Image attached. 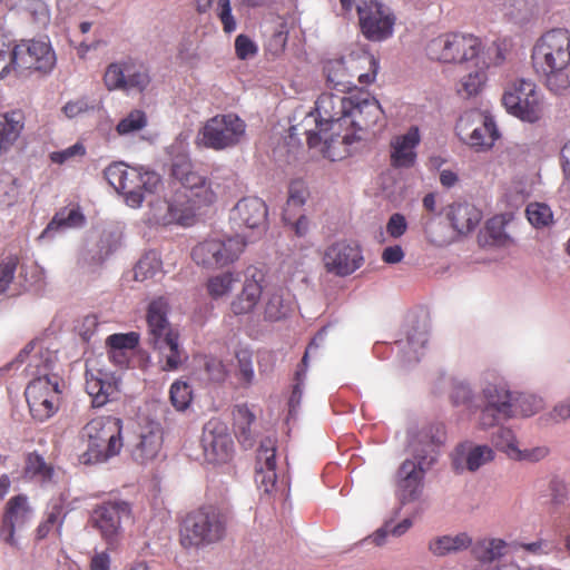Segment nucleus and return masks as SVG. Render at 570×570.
I'll list each match as a JSON object with an SVG mask.
<instances>
[{"instance_id": "nucleus-60", "label": "nucleus", "mask_w": 570, "mask_h": 570, "mask_svg": "<svg viewBox=\"0 0 570 570\" xmlns=\"http://www.w3.org/2000/svg\"><path fill=\"white\" fill-rule=\"evenodd\" d=\"M101 377L102 373L94 375L90 372H86V391L92 397V403L96 406L106 404V397H101Z\"/></svg>"}, {"instance_id": "nucleus-57", "label": "nucleus", "mask_w": 570, "mask_h": 570, "mask_svg": "<svg viewBox=\"0 0 570 570\" xmlns=\"http://www.w3.org/2000/svg\"><path fill=\"white\" fill-rule=\"evenodd\" d=\"M204 370L213 382H224L228 376V370L224 362L215 356H205Z\"/></svg>"}, {"instance_id": "nucleus-34", "label": "nucleus", "mask_w": 570, "mask_h": 570, "mask_svg": "<svg viewBox=\"0 0 570 570\" xmlns=\"http://www.w3.org/2000/svg\"><path fill=\"white\" fill-rule=\"evenodd\" d=\"M235 434L244 446H253L254 434L252 425L256 420L255 414L246 404L237 405L233 411Z\"/></svg>"}, {"instance_id": "nucleus-42", "label": "nucleus", "mask_w": 570, "mask_h": 570, "mask_svg": "<svg viewBox=\"0 0 570 570\" xmlns=\"http://www.w3.org/2000/svg\"><path fill=\"white\" fill-rule=\"evenodd\" d=\"M161 261L156 252L146 253L134 267V278L145 282L161 271Z\"/></svg>"}, {"instance_id": "nucleus-50", "label": "nucleus", "mask_w": 570, "mask_h": 570, "mask_svg": "<svg viewBox=\"0 0 570 570\" xmlns=\"http://www.w3.org/2000/svg\"><path fill=\"white\" fill-rule=\"evenodd\" d=\"M127 60L110 63L104 75V82L108 90L126 89Z\"/></svg>"}, {"instance_id": "nucleus-3", "label": "nucleus", "mask_w": 570, "mask_h": 570, "mask_svg": "<svg viewBox=\"0 0 570 570\" xmlns=\"http://www.w3.org/2000/svg\"><path fill=\"white\" fill-rule=\"evenodd\" d=\"M79 442L85 446L78 455L81 464L108 461L118 455L124 446L122 420L111 415L91 419L80 430Z\"/></svg>"}, {"instance_id": "nucleus-55", "label": "nucleus", "mask_w": 570, "mask_h": 570, "mask_svg": "<svg viewBox=\"0 0 570 570\" xmlns=\"http://www.w3.org/2000/svg\"><path fill=\"white\" fill-rule=\"evenodd\" d=\"M39 404L28 403L32 416L38 421H46L51 417L59 407V396L40 399Z\"/></svg>"}, {"instance_id": "nucleus-33", "label": "nucleus", "mask_w": 570, "mask_h": 570, "mask_svg": "<svg viewBox=\"0 0 570 570\" xmlns=\"http://www.w3.org/2000/svg\"><path fill=\"white\" fill-rule=\"evenodd\" d=\"M472 542V538L466 532L441 535L429 542V551L435 557H444L469 549Z\"/></svg>"}, {"instance_id": "nucleus-48", "label": "nucleus", "mask_w": 570, "mask_h": 570, "mask_svg": "<svg viewBox=\"0 0 570 570\" xmlns=\"http://www.w3.org/2000/svg\"><path fill=\"white\" fill-rule=\"evenodd\" d=\"M317 347H318V345L316 343V338H313L312 342L308 344L305 353H304L301 366L295 372V381H296V383L293 386V391H292V394H291V397H289V401H288V405H289L291 410H294L301 403L302 394H303L302 385H303V381H304V377H305V374H306V370H307V366H308V355H309V352L313 348H317Z\"/></svg>"}, {"instance_id": "nucleus-1", "label": "nucleus", "mask_w": 570, "mask_h": 570, "mask_svg": "<svg viewBox=\"0 0 570 570\" xmlns=\"http://www.w3.org/2000/svg\"><path fill=\"white\" fill-rule=\"evenodd\" d=\"M353 110V94L348 97L324 92L315 102V129L306 130L307 145L311 148L323 142L325 157L333 158L331 148L336 142L348 146L355 141V132H348Z\"/></svg>"}, {"instance_id": "nucleus-38", "label": "nucleus", "mask_w": 570, "mask_h": 570, "mask_svg": "<svg viewBox=\"0 0 570 570\" xmlns=\"http://www.w3.org/2000/svg\"><path fill=\"white\" fill-rule=\"evenodd\" d=\"M85 223V216L78 207L62 208L51 219L42 235L49 234L52 230H59L62 228H76L82 226Z\"/></svg>"}, {"instance_id": "nucleus-59", "label": "nucleus", "mask_w": 570, "mask_h": 570, "mask_svg": "<svg viewBox=\"0 0 570 570\" xmlns=\"http://www.w3.org/2000/svg\"><path fill=\"white\" fill-rule=\"evenodd\" d=\"M94 108L95 106L88 100V98L79 97L66 102L61 110L67 118L72 119L94 110Z\"/></svg>"}, {"instance_id": "nucleus-23", "label": "nucleus", "mask_w": 570, "mask_h": 570, "mask_svg": "<svg viewBox=\"0 0 570 570\" xmlns=\"http://www.w3.org/2000/svg\"><path fill=\"white\" fill-rule=\"evenodd\" d=\"M267 206L258 197H244L235 205L232 210V219L239 227L256 229L263 226L267 220Z\"/></svg>"}, {"instance_id": "nucleus-62", "label": "nucleus", "mask_w": 570, "mask_h": 570, "mask_svg": "<svg viewBox=\"0 0 570 570\" xmlns=\"http://www.w3.org/2000/svg\"><path fill=\"white\" fill-rule=\"evenodd\" d=\"M18 261L14 257H8L0 264V294H2L11 281L17 268Z\"/></svg>"}, {"instance_id": "nucleus-10", "label": "nucleus", "mask_w": 570, "mask_h": 570, "mask_svg": "<svg viewBox=\"0 0 570 570\" xmlns=\"http://www.w3.org/2000/svg\"><path fill=\"white\" fill-rule=\"evenodd\" d=\"M482 43L478 37L458 32L440 35L426 46L429 58L444 63H484L480 57Z\"/></svg>"}, {"instance_id": "nucleus-21", "label": "nucleus", "mask_w": 570, "mask_h": 570, "mask_svg": "<svg viewBox=\"0 0 570 570\" xmlns=\"http://www.w3.org/2000/svg\"><path fill=\"white\" fill-rule=\"evenodd\" d=\"M202 442L207 461L225 463L229 460L233 451V440L225 424L218 421L208 422Z\"/></svg>"}, {"instance_id": "nucleus-53", "label": "nucleus", "mask_w": 570, "mask_h": 570, "mask_svg": "<svg viewBox=\"0 0 570 570\" xmlns=\"http://www.w3.org/2000/svg\"><path fill=\"white\" fill-rule=\"evenodd\" d=\"M63 508L60 504H55L47 513L46 519L38 525L36 537L38 540L47 538L55 527L60 530L63 523Z\"/></svg>"}, {"instance_id": "nucleus-54", "label": "nucleus", "mask_w": 570, "mask_h": 570, "mask_svg": "<svg viewBox=\"0 0 570 570\" xmlns=\"http://www.w3.org/2000/svg\"><path fill=\"white\" fill-rule=\"evenodd\" d=\"M106 344L108 348L130 352L139 344V334L136 332L116 333L107 337Z\"/></svg>"}, {"instance_id": "nucleus-44", "label": "nucleus", "mask_w": 570, "mask_h": 570, "mask_svg": "<svg viewBox=\"0 0 570 570\" xmlns=\"http://www.w3.org/2000/svg\"><path fill=\"white\" fill-rule=\"evenodd\" d=\"M149 83L150 76L148 69L144 65L137 63L132 59H128L125 90L137 89L138 91H144Z\"/></svg>"}, {"instance_id": "nucleus-35", "label": "nucleus", "mask_w": 570, "mask_h": 570, "mask_svg": "<svg viewBox=\"0 0 570 570\" xmlns=\"http://www.w3.org/2000/svg\"><path fill=\"white\" fill-rule=\"evenodd\" d=\"M293 312V302L285 298L283 293L277 291L267 295L264 302V320L268 322H278L291 315Z\"/></svg>"}, {"instance_id": "nucleus-14", "label": "nucleus", "mask_w": 570, "mask_h": 570, "mask_svg": "<svg viewBox=\"0 0 570 570\" xmlns=\"http://www.w3.org/2000/svg\"><path fill=\"white\" fill-rule=\"evenodd\" d=\"M12 68L19 71L50 72L56 65V55L50 43L39 40H22L14 46Z\"/></svg>"}, {"instance_id": "nucleus-9", "label": "nucleus", "mask_w": 570, "mask_h": 570, "mask_svg": "<svg viewBox=\"0 0 570 570\" xmlns=\"http://www.w3.org/2000/svg\"><path fill=\"white\" fill-rule=\"evenodd\" d=\"M246 122L236 114H218L207 119L198 130V147L222 151L236 147L245 138Z\"/></svg>"}, {"instance_id": "nucleus-12", "label": "nucleus", "mask_w": 570, "mask_h": 570, "mask_svg": "<svg viewBox=\"0 0 570 570\" xmlns=\"http://www.w3.org/2000/svg\"><path fill=\"white\" fill-rule=\"evenodd\" d=\"M246 247V240L234 237L209 238L197 244L191 250V258L204 267H223L237 261Z\"/></svg>"}, {"instance_id": "nucleus-27", "label": "nucleus", "mask_w": 570, "mask_h": 570, "mask_svg": "<svg viewBox=\"0 0 570 570\" xmlns=\"http://www.w3.org/2000/svg\"><path fill=\"white\" fill-rule=\"evenodd\" d=\"M448 218L459 234H469L479 226L482 213L470 203H454L449 208Z\"/></svg>"}, {"instance_id": "nucleus-26", "label": "nucleus", "mask_w": 570, "mask_h": 570, "mask_svg": "<svg viewBox=\"0 0 570 570\" xmlns=\"http://www.w3.org/2000/svg\"><path fill=\"white\" fill-rule=\"evenodd\" d=\"M276 479L275 448L263 442L257 452L255 482L265 493H271L276 485Z\"/></svg>"}, {"instance_id": "nucleus-64", "label": "nucleus", "mask_w": 570, "mask_h": 570, "mask_svg": "<svg viewBox=\"0 0 570 570\" xmlns=\"http://www.w3.org/2000/svg\"><path fill=\"white\" fill-rule=\"evenodd\" d=\"M406 229V219L400 213L393 214L386 224V232L392 238H400L402 235L405 234Z\"/></svg>"}, {"instance_id": "nucleus-25", "label": "nucleus", "mask_w": 570, "mask_h": 570, "mask_svg": "<svg viewBox=\"0 0 570 570\" xmlns=\"http://www.w3.org/2000/svg\"><path fill=\"white\" fill-rule=\"evenodd\" d=\"M263 275L255 272L246 277L240 293L230 302V311L234 315H247L252 313L261 301L263 293Z\"/></svg>"}, {"instance_id": "nucleus-13", "label": "nucleus", "mask_w": 570, "mask_h": 570, "mask_svg": "<svg viewBox=\"0 0 570 570\" xmlns=\"http://www.w3.org/2000/svg\"><path fill=\"white\" fill-rule=\"evenodd\" d=\"M455 130L460 139L476 151L489 150L499 138L493 119L478 110L464 112L459 118Z\"/></svg>"}, {"instance_id": "nucleus-8", "label": "nucleus", "mask_w": 570, "mask_h": 570, "mask_svg": "<svg viewBox=\"0 0 570 570\" xmlns=\"http://www.w3.org/2000/svg\"><path fill=\"white\" fill-rule=\"evenodd\" d=\"M226 517L215 507H202L186 515L180 528L185 548L220 541L226 532Z\"/></svg>"}, {"instance_id": "nucleus-58", "label": "nucleus", "mask_w": 570, "mask_h": 570, "mask_svg": "<svg viewBox=\"0 0 570 570\" xmlns=\"http://www.w3.org/2000/svg\"><path fill=\"white\" fill-rule=\"evenodd\" d=\"M86 147L82 142L78 141L75 145L59 151H53L49 155L53 164L62 165L76 157H83L86 155Z\"/></svg>"}, {"instance_id": "nucleus-32", "label": "nucleus", "mask_w": 570, "mask_h": 570, "mask_svg": "<svg viewBox=\"0 0 570 570\" xmlns=\"http://www.w3.org/2000/svg\"><path fill=\"white\" fill-rule=\"evenodd\" d=\"M60 392L59 377L43 373L28 384L24 395L27 403L39 404L40 399L58 397Z\"/></svg>"}, {"instance_id": "nucleus-6", "label": "nucleus", "mask_w": 570, "mask_h": 570, "mask_svg": "<svg viewBox=\"0 0 570 570\" xmlns=\"http://www.w3.org/2000/svg\"><path fill=\"white\" fill-rule=\"evenodd\" d=\"M104 176L108 184L125 197V202L132 208L140 207L145 194H151L160 184V176L144 168L130 167L124 161H114L105 170Z\"/></svg>"}, {"instance_id": "nucleus-56", "label": "nucleus", "mask_w": 570, "mask_h": 570, "mask_svg": "<svg viewBox=\"0 0 570 570\" xmlns=\"http://www.w3.org/2000/svg\"><path fill=\"white\" fill-rule=\"evenodd\" d=\"M493 459V451L487 445H478L469 451L466 455V468L469 471H476L480 466Z\"/></svg>"}, {"instance_id": "nucleus-7", "label": "nucleus", "mask_w": 570, "mask_h": 570, "mask_svg": "<svg viewBox=\"0 0 570 570\" xmlns=\"http://www.w3.org/2000/svg\"><path fill=\"white\" fill-rule=\"evenodd\" d=\"M417 443L424 444L422 452L425 454L420 453L421 450L417 448L416 442L413 441L411 446L417 462L405 460L397 471L395 493L402 504L413 502L421 497L425 474L424 464L429 465L434 461L433 456H429L430 453L434 452V446L436 445L433 436L430 438L428 433L420 432Z\"/></svg>"}, {"instance_id": "nucleus-18", "label": "nucleus", "mask_w": 570, "mask_h": 570, "mask_svg": "<svg viewBox=\"0 0 570 570\" xmlns=\"http://www.w3.org/2000/svg\"><path fill=\"white\" fill-rule=\"evenodd\" d=\"M130 515L131 507L127 501H106L95 508L92 522L102 538L112 543L119 534L122 519H129Z\"/></svg>"}, {"instance_id": "nucleus-40", "label": "nucleus", "mask_w": 570, "mask_h": 570, "mask_svg": "<svg viewBox=\"0 0 570 570\" xmlns=\"http://www.w3.org/2000/svg\"><path fill=\"white\" fill-rule=\"evenodd\" d=\"M237 282L238 278L234 273L225 272L209 277L206 283V289L213 299H219L228 295Z\"/></svg>"}, {"instance_id": "nucleus-24", "label": "nucleus", "mask_w": 570, "mask_h": 570, "mask_svg": "<svg viewBox=\"0 0 570 570\" xmlns=\"http://www.w3.org/2000/svg\"><path fill=\"white\" fill-rule=\"evenodd\" d=\"M163 446V433L158 426H145L140 430L136 443L131 445V458L139 464L154 461Z\"/></svg>"}, {"instance_id": "nucleus-36", "label": "nucleus", "mask_w": 570, "mask_h": 570, "mask_svg": "<svg viewBox=\"0 0 570 570\" xmlns=\"http://www.w3.org/2000/svg\"><path fill=\"white\" fill-rule=\"evenodd\" d=\"M507 547L502 539H482L475 542L472 553L481 562H493L505 554Z\"/></svg>"}, {"instance_id": "nucleus-17", "label": "nucleus", "mask_w": 570, "mask_h": 570, "mask_svg": "<svg viewBox=\"0 0 570 570\" xmlns=\"http://www.w3.org/2000/svg\"><path fill=\"white\" fill-rule=\"evenodd\" d=\"M33 518V510L28 497L17 494L11 497L1 518L0 539L11 547H17L16 532L26 527Z\"/></svg>"}, {"instance_id": "nucleus-5", "label": "nucleus", "mask_w": 570, "mask_h": 570, "mask_svg": "<svg viewBox=\"0 0 570 570\" xmlns=\"http://www.w3.org/2000/svg\"><path fill=\"white\" fill-rule=\"evenodd\" d=\"M541 406L534 396L513 393L504 384H488L482 392L480 424L491 428L515 415H533Z\"/></svg>"}, {"instance_id": "nucleus-19", "label": "nucleus", "mask_w": 570, "mask_h": 570, "mask_svg": "<svg viewBox=\"0 0 570 570\" xmlns=\"http://www.w3.org/2000/svg\"><path fill=\"white\" fill-rule=\"evenodd\" d=\"M324 267L336 276H347L358 269L363 264V256L357 246L346 242H336L324 250Z\"/></svg>"}, {"instance_id": "nucleus-4", "label": "nucleus", "mask_w": 570, "mask_h": 570, "mask_svg": "<svg viewBox=\"0 0 570 570\" xmlns=\"http://www.w3.org/2000/svg\"><path fill=\"white\" fill-rule=\"evenodd\" d=\"M168 303L164 297L150 302L147 311L148 342L159 352L164 371H176L187 360L179 334L167 320Z\"/></svg>"}, {"instance_id": "nucleus-51", "label": "nucleus", "mask_w": 570, "mask_h": 570, "mask_svg": "<svg viewBox=\"0 0 570 570\" xmlns=\"http://www.w3.org/2000/svg\"><path fill=\"white\" fill-rule=\"evenodd\" d=\"M170 403L177 411H185L191 403L193 391L187 382L177 380L169 390Z\"/></svg>"}, {"instance_id": "nucleus-11", "label": "nucleus", "mask_w": 570, "mask_h": 570, "mask_svg": "<svg viewBox=\"0 0 570 570\" xmlns=\"http://www.w3.org/2000/svg\"><path fill=\"white\" fill-rule=\"evenodd\" d=\"M502 104L512 116L527 122H537L543 116V100L537 85L529 79L510 82L503 94Z\"/></svg>"}, {"instance_id": "nucleus-2", "label": "nucleus", "mask_w": 570, "mask_h": 570, "mask_svg": "<svg viewBox=\"0 0 570 570\" xmlns=\"http://www.w3.org/2000/svg\"><path fill=\"white\" fill-rule=\"evenodd\" d=\"M531 61L550 91L566 92L570 88V31L556 28L544 32L532 48Z\"/></svg>"}, {"instance_id": "nucleus-15", "label": "nucleus", "mask_w": 570, "mask_h": 570, "mask_svg": "<svg viewBox=\"0 0 570 570\" xmlns=\"http://www.w3.org/2000/svg\"><path fill=\"white\" fill-rule=\"evenodd\" d=\"M171 175L181 184V188L177 191H187L196 203L210 206L217 200V195L210 183L193 170L191 161L188 158L175 159L171 166Z\"/></svg>"}, {"instance_id": "nucleus-16", "label": "nucleus", "mask_w": 570, "mask_h": 570, "mask_svg": "<svg viewBox=\"0 0 570 570\" xmlns=\"http://www.w3.org/2000/svg\"><path fill=\"white\" fill-rule=\"evenodd\" d=\"M357 13L362 32L368 40L382 41L392 36L395 18L382 3L363 2L357 6Z\"/></svg>"}, {"instance_id": "nucleus-49", "label": "nucleus", "mask_w": 570, "mask_h": 570, "mask_svg": "<svg viewBox=\"0 0 570 570\" xmlns=\"http://www.w3.org/2000/svg\"><path fill=\"white\" fill-rule=\"evenodd\" d=\"M308 195V190L305 184L301 180L292 181L288 187V198L286 202V206L283 213V219L289 220L291 212L294 213L295 209H299L306 202Z\"/></svg>"}, {"instance_id": "nucleus-39", "label": "nucleus", "mask_w": 570, "mask_h": 570, "mask_svg": "<svg viewBox=\"0 0 570 570\" xmlns=\"http://www.w3.org/2000/svg\"><path fill=\"white\" fill-rule=\"evenodd\" d=\"M474 67L475 69L463 76L459 82L458 94L464 98L479 95L487 82L485 67L480 66V62Z\"/></svg>"}, {"instance_id": "nucleus-61", "label": "nucleus", "mask_w": 570, "mask_h": 570, "mask_svg": "<svg viewBox=\"0 0 570 570\" xmlns=\"http://www.w3.org/2000/svg\"><path fill=\"white\" fill-rule=\"evenodd\" d=\"M218 17L223 24V30L226 33H232L236 30V21L232 14V7L229 0L218 1Z\"/></svg>"}, {"instance_id": "nucleus-22", "label": "nucleus", "mask_w": 570, "mask_h": 570, "mask_svg": "<svg viewBox=\"0 0 570 570\" xmlns=\"http://www.w3.org/2000/svg\"><path fill=\"white\" fill-rule=\"evenodd\" d=\"M419 128L412 126L404 135L395 136L391 140V166L394 168H411L416 161L415 148L420 144Z\"/></svg>"}, {"instance_id": "nucleus-20", "label": "nucleus", "mask_w": 570, "mask_h": 570, "mask_svg": "<svg viewBox=\"0 0 570 570\" xmlns=\"http://www.w3.org/2000/svg\"><path fill=\"white\" fill-rule=\"evenodd\" d=\"M351 115L348 132H355V141L361 138L357 135L360 131L367 130L384 120V112L380 102L363 91L353 94Z\"/></svg>"}, {"instance_id": "nucleus-41", "label": "nucleus", "mask_w": 570, "mask_h": 570, "mask_svg": "<svg viewBox=\"0 0 570 570\" xmlns=\"http://www.w3.org/2000/svg\"><path fill=\"white\" fill-rule=\"evenodd\" d=\"M148 125L147 114L141 109L130 110L116 126L119 136H129L141 131Z\"/></svg>"}, {"instance_id": "nucleus-29", "label": "nucleus", "mask_w": 570, "mask_h": 570, "mask_svg": "<svg viewBox=\"0 0 570 570\" xmlns=\"http://www.w3.org/2000/svg\"><path fill=\"white\" fill-rule=\"evenodd\" d=\"M169 199L170 214L174 216V224L188 226L193 223L196 212L204 207L190 198L187 191H175Z\"/></svg>"}, {"instance_id": "nucleus-28", "label": "nucleus", "mask_w": 570, "mask_h": 570, "mask_svg": "<svg viewBox=\"0 0 570 570\" xmlns=\"http://www.w3.org/2000/svg\"><path fill=\"white\" fill-rule=\"evenodd\" d=\"M345 59L352 81L357 79L361 86H368L374 82L379 70V61L373 55L362 52L350 55Z\"/></svg>"}, {"instance_id": "nucleus-31", "label": "nucleus", "mask_w": 570, "mask_h": 570, "mask_svg": "<svg viewBox=\"0 0 570 570\" xmlns=\"http://www.w3.org/2000/svg\"><path fill=\"white\" fill-rule=\"evenodd\" d=\"M324 72L328 87L341 94L356 88V85L352 81L345 58L328 60L324 66Z\"/></svg>"}, {"instance_id": "nucleus-52", "label": "nucleus", "mask_w": 570, "mask_h": 570, "mask_svg": "<svg viewBox=\"0 0 570 570\" xmlns=\"http://www.w3.org/2000/svg\"><path fill=\"white\" fill-rule=\"evenodd\" d=\"M493 444L510 458L521 459V452L515 445V436L511 429L499 428L492 436Z\"/></svg>"}, {"instance_id": "nucleus-63", "label": "nucleus", "mask_w": 570, "mask_h": 570, "mask_svg": "<svg viewBox=\"0 0 570 570\" xmlns=\"http://www.w3.org/2000/svg\"><path fill=\"white\" fill-rule=\"evenodd\" d=\"M235 51L239 59L245 60L257 52L256 45L245 35H238L235 39Z\"/></svg>"}, {"instance_id": "nucleus-43", "label": "nucleus", "mask_w": 570, "mask_h": 570, "mask_svg": "<svg viewBox=\"0 0 570 570\" xmlns=\"http://www.w3.org/2000/svg\"><path fill=\"white\" fill-rule=\"evenodd\" d=\"M509 223V217L504 214L495 215L490 218L484 228L485 243L493 246L505 244L508 235L505 233V226Z\"/></svg>"}, {"instance_id": "nucleus-30", "label": "nucleus", "mask_w": 570, "mask_h": 570, "mask_svg": "<svg viewBox=\"0 0 570 570\" xmlns=\"http://www.w3.org/2000/svg\"><path fill=\"white\" fill-rule=\"evenodd\" d=\"M24 128V115L21 110L0 114V154L8 150Z\"/></svg>"}, {"instance_id": "nucleus-47", "label": "nucleus", "mask_w": 570, "mask_h": 570, "mask_svg": "<svg viewBox=\"0 0 570 570\" xmlns=\"http://www.w3.org/2000/svg\"><path fill=\"white\" fill-rule=\"evenodd\" d=\"M525 216L537 229L549 227L553 223V213L544 203L533 202L527 205Z\"/></svg>"}, {"instance_id": "nucleus-46", "label": "nucleus", "mask_w": 570, "mask_h": 570, "mask_svg": "<svg viewBox=\"0 0 570 570\" xmlns=\"http://www.w3.org/2000/svg\"><path fill=\"white\" fill-rule=\"evenodd\" d=\"M169 199L156 198L149 205L147 223L153 226H169L174 224V216L170 214Z\"/></svg>"}, {"instance_id": "nucleus-45", "label": "nucleus", "mask_w": 570, "mask_h": 570, "mask_svg": "<svg viewBox=\"0 0 570 570\" xmlns=\"http://www.w3.org/2000/svg\"><path fill=\"white\" fill-rule=\"evenodd\" d=\"M235 357L237 361L235 376L242 386L248 387L255 380L253 353L247 348H243L236 352Z\"/></svg>"}, {"instance_id": "nucleus-37", "label": "nucleus", "mask_w": 570, "mask_h": 570, "mask_svg": "<svg viewBox=\"0 0 570 570\" xmlns=\"http://www.w3.org/2000/svg\"><path fill=\"white\" fill-rule=\"evenodd\" d=\"M23 473L26 478L45 483L51 481L53 468L40 454L31 452L26 456Z\"/></svg>"}]
</instances>
